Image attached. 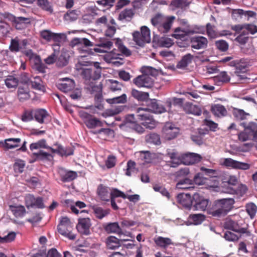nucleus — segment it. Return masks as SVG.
Returning <instances> with one entry per match:
<instances>
[{
    "label": "nucleus",
    "mask_w": 257,
    "mask_h": 257,
    "mask_svg": "<svg viewBox=\"0 0 257 257\" xmlns=\"http://www.w3.org/2000/svg\"><path fill=\"white\" fill-rule=\"evenodd\" d=\"M224 227L237 233L236 234L229 231H225L223 237L229 241H236L239 237L251 236V233L248 229V224L245 223L243 221H236L232 219L226 220L224 222Z\"/></svg>",
    "instance_id": "nucleus-1"
},
{
    "label": "nucleus",
    "mask_w": 257,
    "mask_h": 257,
    "mask_svg": "<svg viewBox=\"0 0 257 257\" xmlns=\"http://www.w3.org/2000/svg\"><path fill=\"white\" fill-rule=\"evenodd\" d=\"M235 201L233 198H226L215 201L212 206L208 209V214L214 217L224 216L230 211Z\"/></svg>",
    "instance_id": "nucleus-2"
},
{
    "label": "nucleus",
    "mask_w": 257,
    "mask_h": 257,
    "mask_svg": "<svg viewBox=\"0 0 257 257\" xmlns=\"http://www.w3.org/2000/svg\"><path fill=\"white\" fill-rule=\"evenodd\" d=\"M156 70L151 66H144L142 68L143 74L135 78L133 83L138 87L151 88L154 85V80L150 76L153 71Z\"/></svg>",
    "instance_id": "nucleus-3"
},
{
    "label": "nucleus",
    "mask_w": 257,
    "mask_h": 257,
    "mask_svg": "<svg viewBox=\"0 0 257 257\" xmlns=\"http://www.w3.org/2000/svg\"><path fill=\"white\" fill-rule=\"evenodd\" d=\"M147 109L139 107L137 109V117L138 121L146 128L150 130L154 128L157 125V121Z\"/></svg>",
    "instance_id": "nucleus-4"
},
{
    "label": "nucleus",
    "mask_w": 257,
    "mask_h": 257,
    "mask_svg": "<svg viewBox=\"0 0 257 257\" xmlns=\"http://www.w3.org/2000/svg\"><path fill=\"white\" fill-rule=\"evenodd\" d=\"M133 40L136 44L143 47L146 43H149L151 41L150 30L148 27L142 26L141 28V33L139 31H135L133 34Z\"/></svg>",
    "instance_id": "nucleus-5"
},
{
    "label": "nucleus",
    "mask_w": 257,
    "mask_h": 257,
    "mask_svg": "<svg viewBox=\"0 0 257 257\" xmlns=\"http://www.w3.org/2000/svg\"><path fill=\"white\" fill-rule=\"evenodd\" d=\"M175 34L174 36L176 39L184 38L185 36L194 34H204L205 32V28L202 26L194 25L191 28L181 29L180 27L176 28L174 30Z\"/></svg>",
    "instance_id": "nucleus-6"
},
{
    "label": "nucleus",
    "mask_w": 257,
    "mask_h": 257,
    "mask_svg": "<svg viewBox=\"0 0 257 257\" xmlns=\"http://www.w3.org/2000/svg\"><path fill=\"white\" fill-rule=\"evenodd\" d=\"M72 225L69 218L66 216L62 217L57 226L58 231L62 235L70 239H74L76 236L72 232Z\"/></svg>",
    "instance_id": "nucleus-7"
},
{
    "label": "nucleus",
    "mask_w": 257,
    "mask_h": 257,
    "mask_svg": "<svg viewBox=\"0 0 257 257\" xmlns=\"http://www.w3.org/2000/svg\"><path fill=\"white\" fill-rule=\"evenodd\" d=\"M209 200L201 196L198 193H194L193 195V205L192 210L204 211L206 209Z\"/></svg>",
    "instance_id": "nucleus-8"
},
{
    "label": "nucleus",
    "mask_w": 257,
    "mask_h": 257,
    "mask_svg": "<svg viewBox=\"0 0 257 257\" xmlns=\"http://www.w3.org/2000/svg\"><path fill=\"white\" fill-rule=\"evenodd\" d=\"M179 128L172 122H166L162 129L164 138L167 140L175 138L179 133Z\"/></svg>",
    "instance_id": "nucleus-9"
},
{
    "label": "nucleus",
    "mask_w": 257,
    "mask_h": 257,
    "mask_svg": "<svg viewBox=\"0 0 257 257\" xmlns=\"http://www.w3.org/2000/svg\"><path fill=\"white\" fill-rule=\"evenodd\" d=\"M147 109L156 114H161L167 111V109L161 101L156 99H149L147 102Z\"/></svg>",
    "instance_id": "nucleus-10"
},
{
    "label": "nucleus",
    "mask_w": 257,
    "mask_h": 257,
    "mask_svg": "<svg viewBox=\"0 0 257 257\" xmlns=\"http://www.w3.org/2000/svg\"><path fill=\"white\" fill-rule=\"evenodd\" d=\"M222 164L225 167L235 169L246 170L250 168V165L248 163L234 160L229 158L224 159Z\"/></svg>",
    "instance_id": "nucleus-11"
},
{
    "label": "nucleus",
    "mask_w": 257,
    "mask_h": 257,
    "mask_svg": "<svg viewBox=\"0 0 257 257\" xmlns=\"http://www.w3.org/2000/svg\"><path fill=\"white\" fill-rule=\"evenodd\" d=\"M178 203L185 209L192 210L193 196L188 193H180L177 196Z\"/></svg>",
    "instance_id": "nucleus-12"
},
{
    "label": "nucleus",
    "mask_w": 257,
    "mask_h": 257,
    "mask_svg": "<svg viewBox=\"0 0 257 257\" xmlns=\"http://www.w3.org/2000/svg\"><path fill=\"white\" fill-rule=\"evenodd\" d=\"M191 47L195 49L199 50L207 47L208 40L203 36H194L190 38Z\"/></svg>",
    "instance_id": "nucleus-13"
},
{
    "label": "nucleus",
    "mask_w": 257,
    "mask_h": 257,
    "mask_svg": "<svg viewBox=\"0 0 257 257\" xmlns=\"http://www.w3.org/2000/svg\"><path fill=\"white\" fill-rule=\"evenodd\" d=\"M60 81L56 85L57 88L62 92L70 91L75 87L74 81L71 79L66 77L60 80Z\"/></svg>",
    "instance_id": "nucleus-14"
},
{
    "label": "nucleus",
    "mask_w": 257,
    "mask_h": 257,
    "mask_svg": "<svg viewBox=\"0 0 257 257\" xmlns=\"http://www.w3.org/2000/svg\"><path fill=\"white\" fill-rule=\"evenodd\" d=\"M230 65L235 68V73H244L247 70L248 62L244 59L235 60L230 62Z\"/></svg>",
    "instance_id": "nucleus-15"
},
{
    "label": "nucleus",
    "mask_w": 257,
    "mask_h": 257,
    "mask_svg": "<svg viewBox=\"0 0 257 257\" xmlns=\"http://www.w3.org/2000/svg\"><path fill=\"white\" fill-rule=\"evenodd\" d=\"M202 157L200 155L193 153H188L182 155V161L183 164L189 165L198 163L201 161Z\"/></svg>",
    "instance_id": "nucleus-16"
},
{
    "label": "nucleus",
    "mask_w": 257,
    "mask_h": 257,
    "mask_svg": "<svg viewBox=\"0 0 257 257\" xmlns=\"http://www.w3.org/2000/svg\"><path fill=\"white\" fill-rule=\"evenodd\" d=\"M205 216L201 213L191 214L188 216L185 224L187 226L198 225L201 224L205 220Z\"/></svg>",
    "instance_id": "nucleus-17"
},
{
    "label": "nucleus",
    "mask_w": 257,
    "mask_h": 257,
    "mask_svg": "<svg viewBox=\"0 0 257 257\" xmlns=\"http://www.w3.org/2000/svg\"><path fill=\"white\" fill-rule=\"evenodd\" d=\"M105 231L108 233L122 234V229L117 222H110L103 226Z\"/></svg>",
    "instance_id": "nucleus-18"
},
{
    "label": "nucleus",
    "mask_w": 257,
    "mask_h": 257,
    "mask_svg": "<svg viewBox=\"0 0 257 257\" xmlns=\"http://www.w3.org/2000/svg\"><path fill=\"white\" fill-rule=\"evenodd\" d=\"M110 188L100 184L97 188V194L102 200L109 201L110 200Z\"/></svg>",
    "instance_id": "nucleus-19"
},
{
    "label": "nucleus",
    "mask_w": 257,
    "mask_h": 257,
    "mask_svg": "<svg viewBox=\"0 0 257 257\" xmlns=\"http://www.w3.org/2000/svg\"><path fill=\"white\" fill-rule=\"evenodd\" d=\"M174 19V16H171L165 19L163 23L158 26V31L161 33H168L172 27Z\"/></svg>",
    "instance_id": "nucleus-20"
},
{
    "label": "nucleus",
    "mask_w": 257,
    "mask_h": 257,
    "mask_svg": "<svg viewBox=\"0 0 257 257\" xmlns=\"http://www.w3.org/2000/svg\"><path fill=\"white\" fill-rule=\"evenodd\" d=\"M21 139L20 138H9L2 143L3 146L7 150L13 149L20 146Z\"/></svg>",
    "instance_id": "nucleus-21"
},
{
    "label": "nucleus",
    "mask_w": 257,
    "mask_h": 257,
    "mask_svg": "<svg viewBox=\"0 0 257 257\" xmlns=\"http://www.w3.org/2000/svg\"><path fill=\"white\" fill-rule=\"evenodd\" d=\"M34 118L40 123L45 122V119L49 116V114L44 109H38L34 111Z\"/></svg>",
    "instance_id": "nucleus-22"
},
{
    "label": "nucleus",
    "mask_w": 257,
    "mask_h": 257,
    "mask_svg": "<svg viewBox=\"0 0 257 257\" xmlns=\"http://www.w3.org/2000/svg\"><path fill=\"white\" fill-rule=\"evenodd\" d=\"M131 95L139 101H146L149 99V93L139 91L136 89H132Z\"/></svg>",
    "instance_id": "nucleus-23"
},
{
    "label": "nucleus",
    "mask_w": 257,
    "mask_h": 257,
    "mask_svg": "<svg viewBox=\"0 0 257 257\" xmlns=\"http://www.w3.org/2000/svg\"><path fill=\"white\" fill-rule=\"evenodd\" d=\"M251 140L257 143V123L254 122H249L247 124V127H245Z\"/></svg>",
    "instance_id": "nucleus-24"
},
{
    "label": "nucleus",
    "mask_w": 257,
    "mask_h": 257,
    "mask_svg": "<svg viewBox=\"0 0 257 257\" xmlns=\"http://www.w3.org/2000/svg\"><path fill=\"white\" fill-rule=\"evenodd\" d=\"M214 81L217 85L226 83L230 81V77L226 71H221L214 77Z\"/></svg>",
    "instance_id": "nucleus-25"
},
{
    "label": "nucleus",
    "mask_w": 257,
    "mask_h": 257,
    "mask_svg": "<svg viewBox=\"0 0 257 257\" xmlns=\"http://www.w3.org/2000/svg\"><path fill=\"white\" fill-rule=\"evenodd\" d=\"M81 75H83L84 78L86 80L93 79L94 80L99 79L100 76V73L94 71L95 75L92 76L93 70L91 68L84 69L81 67Z\"/></svg>",
    "instance_id": "nucleus-26"
},
{
    "label": "nucleus",
    "mask_w": 257,
    "mask_h": 257,
    "mask_svg": "<svg viewBox=\"0 0 257 257\" xmlns=\"http://www.w3.org/2000/svg\"><path fill=\"white\" fill-rule=\"evenodd\" d=\"M121 240L113 236L108 237L106 240L107 247L110 249H115L119 248L121 246Z\"/></svg>",
    "instance_id": "nucleus-27"
},
{
    "label": "nucleus",
    "mask_w": 257,
    "mask_h": 257,
    "mask_svg": "<svg viewBox=\"0 0 257 257\" xmlns=\"http://www.w3.org/2000/svg\"><path fill=\"white\" fill-rule=\"evenodd\" d=\"M193 58V56L190 53H188L183 56L181 59L178 62L177 68L179 69H184L191 63Z\"/></svg>",
    "instance_id": "nucleus-28"
},
{
    "label": "nucleus",
    "mask_w": 257,
    "mask_h": 257,
    "mask_svg": "<svg viewBox=\"0 0 257 257\" xmlns=\"http://www.w3.org/2000/svg\"><path fill=\"white\" fill-rule=\"evenodd\" d=\"M61 180L63 182H70L75 179L77 176V173L74 171H65L62 170L60 172Z\"/></svg>",
    "instance_id": "nucleus-29"
},
{
    "label": "nucleus",
    "mask_w": 257,
    "mask_h": 257,
    "mask_svg": "<svg viewBox=\"0 0 257 257\" xmlns=\"http://www.w3.org/2000/svg\"><path fill=\"white\" fill-rule=\"evenodd\" d=\"M211 111L214 115L217 116H225L227 114V110L225 107L219 104L212 106Z\"/></svg>",
    "instance_id": "nucleus-30"
},
{
    "label": "nucleus",
    "mask_w": 257,
    "mask_h": 257,
    "mask_svg": "<svg viewBox=\"0 0 257 257\" xmlns=\"http://www.w3.org/2000/svg\"><path fill=\"white\" fill-rule=\"evenodd\" d=\"M91 226V223L89 218H81V235L90 234Z\"/></svg>",
    "instance_id": "nucleus-31"
},
{
    "label": "nucleus",
    "mask_w": 257,
    "mask_h": 257,
    "mask_svg": "<svg viewBox=\"0 0 257 257\" xmlns=\"http://www.w3.org/2000/svg\"><path fill=\"white\" fill-rule=\"evenodd\" d=\"M154 241L157 246L163 248H166L168 245L173 244L171 239L168 237L159 236Z\"/></svg>",
    "instance_id": "nucleus-32"
},
{
    "label": "nucleus",
    "mask_w": 257,
    "mask_h": 257,
    "mask_svg": "<svg viewBox=\"0 0 257 257\" xmlns=\"http://www.w3.org/2000/svg\"><path fill=\"white\" fill-rule=\"evenodd\" d=\"M124 106L117 105L114 108L107 109L103 113V116L104 117L111 116L116 115L122 112L125 108Z\"/></svg>",
    "instance_id": "nucleus-33"
},
{
    "label": "nucleus",
    "mask_w": 257,
    "mask_h": 257,
    "mask_svg": "<svg viewBox=\"0 0 257 257\" xmlns=\"http://www.w3.org/2000/svg\"><path fill=\"white\" fill-rule=\"evenodd\" d=\"M18 96L20 101H24L28 100L30 97L29 94V89L28 87H20L18 90Z\"/></svg>",
    "instance_id": "nucleus-34"
},
{
    "label": "nucleus",
    "mask_w": 257,
    "mask_h": 257,
    "mask_svg": "<svg viewBox=\"0 0 257 257\" xmlns=\"http://www.w3.org/2000/svg\"><path fill=\"white\" fill-rule=\"evenodd\" d=\"M134 14V11L133 9H125V10H124L120 13L118 16V19L119 21H122L125 20L129 21L133 18Z\"/></svg>",
    "instance_id": "nucleus-35"
},
{
    "label": "nucleus",
    "mask_w": 257,
    "mask_h": 257,
    "mask_svg": "<svg viewBox=\"0 0 257 257\" xmlns=\"http://www.w3.org/2000/svg\"><path fill=\"white\" fill-rule=\"evenodd\" d=\"M147 143L158 145L161 144L160 136L156 133H151L146 137Z\"/></svg>",
    "instance_id": "nucleus-36"
},
{
    "label": "nucleus",
    "mask_w": 257,
    "mask_h": 257,
    "mask_svg": "<svg viewBox=\"0 0 257 257\" xmlns=\"http://www.w3.org/2000/svg\"><path fill=\"white\" fill-rule=\"evenodd\" d=\"M33 155L36 157V160H51L53 156L49 153L40 150L37 153H34Z\"/></svg>",
    "instance_id": "nucleus-37"
},
{
    "label": "nucleus",
    "mask_w": 257,
    "mask_h": 257,
    "mask_svg": "<svg viewBox=\"0 0 257 257\" xmlns=\"http://www.w3.org/2000/svg\"><path fill=\"white\" fill-rule=\"evenodd\" d=\"M38 6L43 10L52 13L53 10L48 0H37Z\"/></svg>",
    "instance_id": "nucleus-38"
},
{
    "label": "nucleus",
    "mask_w": 257,
    "mask_h": 257,
    "mask_svg": "<svg viewBox=\"0 0 257 257\" xmlns=\"http://www.w3.org/2000/svg\"><path fill=\"white\" fill-rule=\"evenodd\" d=\"M69 56L66 53H62L56 60V65L58 67L62 68L68 64Z\"/></svg>",
    "instance_id": "nucleus-39"
},
{
    "label": "nucleus",
    "mask_w": 257,
    "mask_h": 257,
    "mask_svg": "<svg viewBox=\"0 0 257 257\" xmlns=\"http://www.w3.org/2000/svg\"><path fill=\"white\" fill-rule=\"evenodd\" d=\"M85 123L90 128H94L97 126H101L102 125V122L98 119L92 117L88 118L85 120Z\"/></svg>",
    "instance_id": "nucleus-40"
},
{
    "label": "nucleus",
    "mask_w": 257,
    "mask_h": 257,
    "mask_svg": "<svg viewBox=\"0 0 257 257\" xmlns=\"http://www.w3.org/2000/svg\"><path fill=\"white\" fill-rule=\"evenodd\" d=\"M115 45L118 48L119 51L125 56H129L131 55V51L123 44L119 38L116 39Z\"/></svg>",
    "instance_id": "nucleus-41"
},
{
    "label": "nucleus",
    "mask_w": 257,
    "mask_h": 257,
    "mask_svg": "<svg viewBox=\"0 0 257 257\" xmlns=\"http://www.w3.org/2000/svg\"><path fill=\"white\" fill-rule=\"evenodd\" d=\"M33 68L35 70L41 73H45L46 70L47 69V67L42 62L39 57L36 58Z\"/></svg>",
    "instance_id": "nucleus-42"
},
{
    "label": "nucleus",
    "mask_w": 257,
    "mask_h": 257,
    "mask_svg": "<svg viewBox=\"0 0 257 257\" xmlns=\"http://www.w3.org/2000/svg\"><path fill=\"white\" fill-rule=\"evenodd\" d=\"M25 167V162L21 159H17L13 165L14 171L16 173H22Z\"/></svg>",
    "instance_id": "nucleus-43"
},
{
    "label": "nucleus",
    "mask_w": 257,
    "mask_h": 257,
    "mask_svg": "<svg viewBox=\"0 0 257 257\" xmlns=\"http://www.w3.org/2000/svg\"><path fill=\"white\" fill-rule=\"evenodd\" d=\"M10 207L16 217L23 216L26 212L25 208L23 206H15L11 205Z\"/></svg>",
    "instance_id": "nucleus-44"
},
{
    "label": "nucleus",
    "mask_w": 257,
    "mask_h": 257,
    "mask_svg": "<svg viewBox=\"0 0 257 257\" xmlns=\"http://www.w3.org/2000/svg\"><path fill=\"white\" fill-rule=\"evenodd\" d=\"M207 179L204 177L203 173H198L193 178V186L194 184L198 185H201L206 183Z\"/></svg>",
    "instance_id": "nucleus-45"
},
{
    "label": "nucleus",
    "mask_w": 257,
    "mask_h": 257,
    "mask_svg": "<svg viewBox=\"0 0 257 257\" xmlns=\"http://www.w3.org/2000/svg\"><path fill=\"white\" fill-rule=\"evenodd\" d=\"M139 159L143 161V164L152 162V155L149 151H141L139 153Z\"/></svg>",
    "instance_id": "nucleus-46"
},
{
    "label": "nucleus",
    "mask_w": 257,
    "mask_h": 257,
    "mask_svg": "<svg viewBox=\"0 0 257 257\" xmlns=\"http://www.w3.org/2000/svg\"><path fill=\"white\" fill-rule=\"evenodd\" d=\"M245 209L250 218L252 219L257 212V206L253 203H248L245 206Z\"/></svg>",
    "instance_id": "nucleus-47"
},
{
    "label": "nucleus",
    "mask_w": 257,
    "mask_h": 257,
    "mask_svg": "<svg viewBox=\"0 0 257 257\" xmlns=\"http://www.w3.org/2000/svg\"><path fill=\"white\" fill-rule=\"evenodd\" d=\"M165 18L164 16L161 14H156L153 18L151 19V23L152 24L158 28V26H160L161 24L163 23L164 21Z\"/></svg>",
    "instance_id": "nucleus-48"
},
{
    "label": "nucleus",
    "mask_w": 257,
    "mask_h": 257,
    "mask_svg": "<svg viewBox=\"0 0 257 257\" xmlns=\"http://www.w3.org/2000/svg\"><path fill=\"white\" fill-rule=\"evenodd\" d=\"M187 113L196 116H199L202 113L201 107L197 105L190 104L188 106Z\"/></svg>",
    "instance_id": "nucleus-49"
},
{
    "label": "nucleus",
    "mask_w": 257,
    "mask_h": 257,
    "mask_svg": "<svg viewBox=\"0 0 257 257\" xmlns=\"http://www.w3.org/2000/svg\"><path fill=\"white\" fill-rule=\"evenodd\" d=\"M19 80L13 76H9L5 80V84L8 88H14L18 86Z\"/></svg>",
    "instance_id": "nucleus-50"
},
{
    "label": "nucleus",
    "mask_w": 257,
    "mask_h": 257,
    "mask_svg": "<svg viewBox=\"0 0 257 257\" xmlns=\"http://www.w3.org/2000/svg\"><path fill=\"white\" fill-rule=\"evenodd\" d=\"M234 116L239 120H244L246 118L247 116L249 115L248 113L245 112L243 110L235 108L233 110Z\"/></svg>",
    "instance_id": "nucleus-51"
},
{
    "label": "nucleus",
    "mask_w": 257,
    "mask_h": 257,
    "mask_svg": "<svg viewBox=\"0 0 257 257\" xmlns=\"http://www.w3.org/2000/svg\"><path fill=\"white\" fill-rule=\"evenodd\" d=\"M215 46L221 52H226L228 49V44L223 40L216 41Z\"/></svg>",
    "instance_id": "nucleus-52"
},
{
    "label": "nucleus",
    "mask_w": 257,
    "mask_h": 257,
    "mask_svg": "<svg viewBox=\"0 0 257 257\" xmlns=\"http://www.w3.org/2000/svg\"><path fill=\"white\" fill-rule=\"evenodd\" d=\"M80 11H76V10H73L70 12H67L65 15H64V19L66 21H73L76 20L79 15Z\"/></svg>",
    "instance_id": "nucleus-53"
},
{
    "label": "nucleus",
    "mask_w": 257,
    "mask_h": 257,
    "mask_svg": "<svg viewBox=\"0 0 257 257\" xmlns=\"http://www.w3.org/2000/svg\"><path fill=\"white\" fill-rule=\"evenodd\" d=\"M119 55L120 54L118 53V50L114 49L112 51L105 55L104 59L106 61H112V60L118 59Z\"/></svg>",
    "instance_id": "nucleus-54"
},
{
    "label": "nucleus",
    "mask_w": 257,
    "mask_h": 257,
    "mask_svg": "<svg viewBox=\"0 0 257 257\" xmlns=\"http://www.w3.org/2000/svg\"><path fill=\"white\" fill-rule=\"evenodd\" d=\"M13 21L18 27L19 25H27L31 23L30 19L29 18H25L23 17H13Z\"/></svg>",
    "instance_id": "nucleus-55"
},
{
    "label": "nucleus",
    "mask_w": 257,
    "mask_h": 257,
    "mask_svg": "<svg viewBox=\"0 0 257 257\" xmlns=\"http://www.w3.org/2000/svg\"><path fill=\"white\" fill-rule=\"evenodd\" d=\"M113 45L112 41L109 40L105 38H100L99 40V44L98 46L103 49H110Z\"/></svg>",
    "instance_id": "nucleus-56"
},
{
    "label": "nucleus",
    "mask_w": 257,
    "mask_h": 257,
    "mask_svg": "<svg viewBox=\"0 0 257 257\" xmlns=\"http://www.w3.org/2000/svg\"><path fill=\"white\" fill-rule=\"evenodd\" d=\"M58 154L61 156H68L73 154V150L72 148H65L62 146H58Z\"/></svg>",
    "instance_id": "nucleus-57"
},
{
    "label": "nucleus",
    "mask_w": 257,
    "mask_h": 257,
    "mask_svg": "<svg viewBox=\"0 0 257 257\" xmlns=\"http://www.w3.org/2000/svg\"><path fill=\"white\" fill-rule=\"evenodd\" d=\"M94 211L96 217L98 219H102L109 214V211L107 210L103 209L100 207H96L94 209Z\"/></svg>",
    "instance_id": "nucleus-58"
},
{
    "label": "nucleus",
    "mask_w": 257,
    "mask_h": 257,
    "mask_svg": "<svg viewBox=\"0 0 257 257\" xmlns=\"http://www.w3.org/2000/svg\"><path fill=\"white\" fill-rule=\"evenodd\" d=\"M153 189L156 192H160L163 196L166 197L167 198H170L169 192L163 186L156 184L153 186Z\"/></svg>",
    "instance_id": "nucleus-59"
},
{
    "label": "nucleus",
    "mask_w": 257,
    "mask_h": 257,
    "mask_svg": "<svg viewBox=\"0 0 257 257\" xmlns=\"http://www.w3.org/2000/svg\"><path fill=\"white\" fill-rule=\"evenodd\" d=\"M214 26L211 25L210 23H207L205 28L207 36L210 39H215L217 37V34L213 29Z\"/></svg>",
    "instance_id": "nucleus-60"
},
{
    "label": "nucleus",
    "mask_w": 257,
    "mask_h": 257,
    "mask_svg": "<svg viewBox=\"0 0 257 257\" xmlns=\"http://www.w3.org/2000/svg\"><path fill=\"white\" fill-rule=\"evenodd\" d=\"M36 80H38V81L30 82L32 85V87L35 89L44 91L45 89V87L42 83L41 78L39 76H36Z\"/></svg>",
    "instance_id": "nucleus-61"
},
{
    "label": "nucleus",
    "mask_w": 257,
    "mask_h": 257,
    "mask_svg": "<svg viewBox=\"0 0 257 257\" xmlns=\"http://www.w3.org/2000/svg\"><path fill=\"white\" fill-rule=\"evenodd\" d=\"M205 134V133H201V132L199 131V134L196 135H192L191 136V140L193 142L195 143L196 144H197L199 146L201 145L204 143L203 136Z\"/></svg>",
    "instance_id": "nucleus-62"
},
{
    "label": "nucleus",
    "mask_w": 257,
    "mask_h": 257,
    "mask_svg": "<svg viewBox=\"0 0 257 257\" xmlns=\"http://www.w3.org/2000/svg\"><path fill=\"white\" fill-rule=\"evenodd\" d=\"M138 121L137 115L135 116L134 114H130L125 116L124 122L129 126L133 125V123H136Z\"/></svg>",
    "instance_id": "nucleus-63"
},
{
    "label": "nucleus",
    "mask_w": 257,
    "mask_h": 257,
    "mask_svg": "<svg viewBox=\"0 0 257 257\" xmlns=\"http://www.w3.org/2000/svg\"><path fill=\"white\" fill-rule=\"evenodd\" d=\"M232 18L236 20L244 18V10L242 9L233 10L231 13Z\"/></svg>",
    "instance_id": "nucleus-64"
}]
</instances>
